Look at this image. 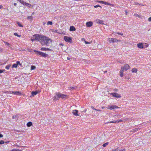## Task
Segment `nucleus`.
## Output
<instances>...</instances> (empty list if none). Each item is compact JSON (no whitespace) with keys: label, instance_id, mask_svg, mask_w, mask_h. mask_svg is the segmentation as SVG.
Instances as JSON below:
<instances>
[{"label":"nucleus","instance_id":"obj_64","mask_svg":"<svg viewBox=\"0 0 151 151\" xmlns=\"http://www.w3.org/2000/svg\"><path fill=\"white\" fill-rule=\"evenodd\" d=\"M106 72H107V71H106L104 72L105 73H106Z\"/></svg>","mask_w":151,"mask_h":151},{"label":"nucleus","instance_id":"obj_57","mask_svg":"<svg viewBox=\"0 0 151 151\" xmlns=\"http://www.w3.org/2000/svg\"><path fill=\"white\" fill-rule=\"evenodd\" d=\"M2 5H0V9L2 7Z\"/></svg>","mask_w":151,"mask_h":151},{"label":"nucleus","instance_id":"obj_38","mask_svg":"<svg viewBox=\"0 0 151 151\" xmlns=\"http://www.w3.org/2000/svg\"><path fill=\"white\" fill-rule=\"evenodd\" d=\"M101 7V8L102 7L101 6H99V5H95V6H94V7L95 8H97V7Z\"/></svg>","mask_w":151,"mask_h":151},{"label":"nucleus","instance_id":"obj_17","mask_svg":"<svg viewBox=\"0 0 151 151\" xmlns=\"http://www.w3.org/2000/svg\"><path fill=\"white\" fill-rule=\"evenodd\" d=\"M76 30L75 28L73 26H71L70 27V30L71 31H75Z\"/></svg>","mask_w":151,"mask_h":151},{"label":"nucleus","instance_id":"obj_12","mask_svg":"<svg viewBox=\"0 0 151 151\" xmlns=\"http://www.w3.org/2000/svg\"><path fill=\"white\" fill-rule=\"evenodd\" d=\"M86 25L88 27H91L93 25V23L91 22H87L86 23Z\"/></svg>","mask_w":151,"mask_h":151},{"label":"nucleus","instance_id":"obj_19","mask_svg":"<svg viewBox=\"0 0 151 151\" xmlns=\"http://www.w3.org/2000/svg\"><path fill=\"white\" fill-rule=\"evenodd\" d=\"M140 129V128H139V127L138 128H135V129H132L131 132H132L133 133H134L137 131H138L139 129Z\"/></svg>","mask_w":151,"mask_h":151},{"label":"nucleus","instance_id":"obj_22","mask_svg":"<svg viewBox=\"0 0 151 151\" xmlns=\"http://www.w3.org/2000/svg\"><path fill=\"white\" fill-rule=\"evenodd\" d=\"M132 72L134 73H136L137 71V70L136 68H133L132 70Z\"/></svg>","mask_w":151,"mask_h":151},{"label":"nucleus","instance_id":"obj_55","mask_svg":"<svg viewBox=\"0 0 151 151\" xmlns=\"http://www.w3.org/2000/svg\"><path fill=\"white\" fill-rule=\"evenodd\" d=\"M59 45H62V46H63V44H62V43L60 44Z\"/></svg>","mask_w":151,"mask_h":151},{"label":"nucleus","instance_id":"obj_56","mask_svg":"<svg viewBox=\"0 0 151 151\" xmlns=\"http://www.w3.org/2000/svg\"><path fill=\"white\" fill-rule=\"evenodd\" d=\"M67 59L68 60H70V58L69 57H67Z\"/></svg>","mask_w":151,"mask_h":151},{"label":"nucleus","instance_id":"obj_44","mask_svg":"<svg viewBox=\"0 0 151 151\" xmlns=\"http://www.w3.org/2000/svg\"><path fill=\"white\" fill-rule=\"evenodd\" d=\"M118 62L121 63H123V61L122 60H121L118 61Z\"/></svg>","mask_w":151,"mask_h":151},{"label":"nucleus","instance_id":"obj_45","mask_svg":"<svg viewBox=\"0 0 151 151\" xmlns=\"http://www.w3.org/2000/svg\"><path fill=\"white\" fill-rule=\"evenodd\" d=\"M18 116V115H17L15 116H12V118L13 119H14L15 118V116Z\"/></svg>","mask_w":151,"mask_h":151},{"label":"nucleus","instance_id":"obj_4","mask_svg":"<svg viewBox=\"0 0 151 151\" xmlns=\"http://www.w3.org/2000/svg\"><path fill=\"white\" fill-rule=\"evenodd\" d=\"M45 40V41L42 42V45H45L47 46H48L52 42L51 40L49 38L46 37Z\"/></svg>","mask_w":151,"mask_h":151},{"label":"nucleus","instance_id":"obj_1","mask_svg":"<svg viewBox=\"0 0 151 151\" xmlns=\"http://www.w3.org/2000/svg\"><path fill=\"white\" fill-rule=\"evenodd\" d=\"M46 37L43 35L37 34L33 35L31 39V40L32 42L34 41H39L42 44V42L45 41V40Z\"/></svg>","mask_w":151,"mask_h":151},{"label":"nucleus","instance_id":"obj_62","mask_svg":"<svg viewBox=\"0 0 151 151\" xmlns=\"http://www.w3.org/2000/svg\"><path fill=\"white\" fill-rule=\"evenodd\" d=\"M111 151H115V150H114V149L112 150Z\"/></svg>","mask_w":151,"mask_h":151},{"label":"nucleus","instance_id":"obj_21","mask_svg":"<svg viewBox=\"0 0 151 151\" xmlns=\"http://www.w3.org/2000/svg\"><path fill=\"white\" fill-rule=\"evenodd\" d=\"M123 71L124 70L121 69V70L120 71V76L121 77H122L123 76Z\"/></svg>","mask_w":151,"mask_h":151},{"label":"nucleus","instance_id":"obj_49","mask_svg":"<svg viewBox=\"0 0 151 151\" xmlns=\"http://www.w3.org/2000/svg\"><path fill=\"white\" fill-rule=\"evenodd\" d=\"M122 120H121V119L120 120H119V121H118V120H117V122H118H118H122Z\"/></svg>","mask_w":151,"mask_h":151},{"label":"nucleus","instance_id":"obj_48","mask_svg":"<svg viewBox=\"0 0 151 151\" xmlns=\"http://www.w3.org/2000/svg\"><path fill=\"white\" fill-rule=\"evenodd\" d=\"M27 6H28L29 7H30L32 6V5L30 4H29V5H27Z\"/></svg>","mask_w":151,"mask_h":151},{"label":"nucleus","instance_id":"obj_18","mask_svg":"<svg viewBox=\"0 0 151 151\" xmlns=\"http://www.w3.org/2000/svg\"><path fill=\"white\" fill-rule=\"evenodd\" d=\"M12 93L17 95H19L21 94L19 91H13Z\"/></svg>","mask_w":151,"mask_h":151},{"label":"nucleus","instance_id":"obj_54","mask_svg":"<svg viewBox=\"0 0 151 151\" xmlns=\"http://www.w3.org/2000/svg\"><path fill=\"white\" fill-rule=\"evenodd\" d=\"M14 6H15L17 5V3H14Z\"/></svg>","mask_w":151,"mask_h":151},{"label":"nucleus","instance_id":"obj_31","mask_svg":"<svg viewBox=\"0 0 151 151\" xmlns=\"http://www.w3.org/2000/svg\"><path fill=\"white\" fill-rule=\"evenodd\" d=\"M27 19H33V17L32 16H28L27 17Z\"/></svg>","mask_w":151,"mask_h":151},{"label":"nucleus","instance_id":"obj_63","mask_svg":"<svg viewBox=\"0 0 151 151\" xmlns=\"http://www.w3.org/2000/svg\"><path fill=\"white\" fill-rule=\"evenodd\" d=\"M146 45H147V44H146ZM148 46V45H146V47H147Z\"/></svg>","mask_w":151,"mask_h":151},{"label":"nucleus","instance_id":"obj_46","mask_svg":"<svg viewBox=\"0 0 151 151\" xmlns=\"http://www.w3.org/2000/svg\"><path fill=\"white\" fill-rule=\"evenodd\" d=\"M148 21L149 22H151V17L148 18Z\"/></svg>","mask_w":151,"mask_h":151},{"label":"nucleus","instance_id":"obj_50","mask_svg":"<svg viewBox=\"0 0 151 151\" xmlns=\"http://www.w3.org/2000/svg\"><path fill=\"white\" fill-rule=\"evenodd\" d=\"M119 151H125V149H123V150H119Z\"/></svg>","mask_w":151,"mask_h":151},{"label":"nucleus","instance_id":"obj_13","mask_svg":"<svg viewBox=\"0 0 151 151\" xmlns=\"http://www.w3.org/2000/svg\"><path fill=\"white\" fill-rule=\"evenodd\" d=\"M19 1L20 3L24 5H25V6H27V5H29V4L28 3H27L23 1L22 0H17Z\"/></svg>","mask_w":151,"mask_h":151},{"label":"nucleus","instance_id":"obj_6","mask_svg":"<svg viewBox=\"0 0 151 151\" xmlns=\"http://www.w3.org/2000/svg\"><path fill=\"white\" fill-rule=\"evenodd\" d=\"M108 41L110 42H118V40L116 38H109L108 39Z\"/></svg>","mask_w":151,"mask_h":151},{"label":"nucleus","instance_id":"obj_9","mask_svg":"<svg viewBox=\"0 0 151 151\" xmlns=\"http://www.w3.org/2000/svg\"><path fill=\"white\" fill-rule=\"evenodd\" d=\"M40 92V91H32L31 93L32 95L30 96V97L34 96L37 94L39 93Z\"/></svg>","mask_w":151,"mask_h":151},{"label":"nucleus","instance_id":"obj_2","mask_svg":"<svg viewBox=\"0 0 151 151\" xmlns=\"http://www.w3.org/2000/svg\"><path fill=\"white\" fill-rule=\"evenodd\" d=\"M55 96L53 97V101H55L58 100L60 98L62 99L66 98L67 97V96L62 93L60 92H56L55 93Z\"/></svg>","mask_w":151,"mask_h":151},{"label":"nucleus","instance_id":"obj_32","mask_svg":"<svg viewBox=\"0 0 151 151\" xmlns=\"http://www.w3.org/2000/svg\"><path fill=\"white\" fill-rule=\"evenodd\" d=\"M16 64L17 65V66H18V65H22L20 63V62L19 61H17L16 62Z\"/></svg>","mask_w":151,"mask_h":151},{"label":"nucleus","instance_id":"obj_26","mask_svg":"<svg viewBox=\"0 0 151 151\" xmlns=\"http://www.w3.org/2000/svg\"><path fill=\"white\" fill-rule=\"evenodd\" d=\"M11 65H9L6 66L5 67L6 69L7 70H9V69Z\"/></svg>","mask_w":151,"mask_h":151},{"label":"nucleus","instance_id":"obj_10","mask_svg":"<svg viewBox=\"0 0 151 151\" xmlns=\"http://www.w3.org/2000/svg\"><path fill=\"white\" fill-rule=\"evenodd\" d=\"M109 109L111 110L115 108H119L118 106L112 105L110 106H108Z\"/></svg>","mask_w":151,"mask_h":151},{"label":"nucleus","instance_id":"obj_33","mask_svg":"<svg viewBox=\"0 0 151 151\" xmlns=\"http://www.w3.org/2000/svg\"><path fill=\"white\" fill-rule=\"evenodd\" d=\"M114 33L115 34H118V35H123L122 33H120V32H114Z\"/></svg>","mask_w":151,"mask_h":151},{"label":"nucleus","instance_id":"obj_61","mask_svg":"<svg viewBox=\"0 0 151 151\" xmlns=\"http://www.w3.org/2000/svg\"><path fill=\"white\" fill-rule=\"evenodd\" d=\"M9 142V141H7V142H6V143H8Z\"/></svg>","mask_w":151,"mask_h":151},{"label":"nucleus","instance_id":"obj_16","mask_svg":"<svg viewBox=\"0 0 151 151\" xmlns=\"http://www.w3.org/2000/svg\"><path fill=\"white\" fill-rule=\"evenodd\" d=\"M41 50H42L46 51H50L51 50L50 49L46 47H42L41 49Z\"/></svg>","mask_w":151,"mask_h":151},{"label":"nucleus","instance_id":"obj_43","mask_svg":"<svg viewBox=\"0 0 151 151\" xmlns=\"http://www.w3.org/2000/svg\"><path fill=\"white\" fill-rule=\"evenodd\" d=\"M5 43L7 45L9 46L10 45V44L8 42H6Z\"/></svg>","mask_w":151,"mask_h":151},{"label":"nucleus","instance_id":"obj_7","mask_svg":"<svg viewBox=\"0 0 151 151\" xmlns=\"http://www.w3.org/2000/svg\"><path fill=\"white\" fill-rule=\"evenodd\" d=\"M111 95L113 96L116 97L117 98H121V96L120 94H118L116 93H111Z\"/></svg>","mask_w":151,"mask_h":151},{"label":"nucleus","instance_id":"obj_24","mask_svg":"<svg viewBox=\"0 0 151 151\" xmlns=\"http://www.w3.org/2000/svg\"><path fill=\"white\" fill-rule=\"evenodd\" d=\"M17 67V66L16 63H15V64H14L12 65V68H16Z\"/></svg>","mask_w":151,"mask_h":151},{"label":"nucleus","instance_id":"obj_8","mask_svg":"<svg viewBox=\"0 0 151 151\" xmlns=\"http://www.w3.org/2000/svg\"><path fill=\"white\" fill-rule=\"evenodd\" d=\"M129 68V66L128 64L124 65L123 67H121V69L123 70H127Z\"/></svg>","mask_w":151,"mask_h":151},{"label":"nucleus","instance_id":"obj_39","mask_svg":"<svg viewBox=\"0 0 151 151\" xmlns=\"http://www.w3.org/2000/svg\"><path fill=\"white\" fill-rule=\"evenodd\" d=\"M14 35L15 36H17V37H20V36H21V35L19 36V35L17 33H14Z\"/></svg>","mask_w":151,"mask_h":151},{"label":"nucleus","instance_id":"obj_20","mask_svg":"<svg viewBox=\"0 0 151 151\" xmlns=\"http://www.w3.org/2000/svg\"><path fill=\"white\" fill-rule=\"evenodd\" d=\"M32 122H29L28 123H27V125L28 127H29L31 126L32 125Z\"/></svg>","mask_w":151,"mask_h":151},{"label":"nucleus","instance_id":"obj_15","mask_svg":"<svg viewBox=\"0 0 151 151\" xmlns=\"http://www.w3.org/2000/svg\"><path fill=\"white\" fill-rule=\"evenodd\" d=\"M96 21L97 23H99L101 24H103V21L99 19H97L96 20Z\"/></svg>","mask_w":151,"mask_h":151},{"label":"nucleus","instance_id":"obj_36","mask_svg":"<svg viewBox=\"0 0 151 151\" xmlns=\"http://www.w3.org/2000/svg\"><path fill=\"white\" fill-rule=\"evenodd\" d=\"M4 142L3 140H1L0 141V144H4Z\"/></svg>","mask_w":151,"mask_h":151},{"label":"nucleus","instance_id":"obj_3","mask_svg":"<svg viewBox=\"0 0 151 151\" xmlns=\"http://www.w3.org/2000/svg\"><path fill=\"white\" fill-rule=\"evenodd\" d=\"M34 52L37 55H40L44 58H46L48 56V54L42 52L37 51L36 50H34Z\"/></svg>","mask_w":151,"mask_h":151},{"label":"nucleus","instance_id":"obj_58","mask_svg":"<svg viewBox=\"0 0 151 151\" xmlns=\"http://www.w3.org/2000/svg\"><path fill=\"white\" fill-rule=\"evenodd\" d=\"M111 5H112V4H110V3H109V4H108V5L111 6Z\"/></svg>","mask_w":151,"mask_h":151},{"label":"nucleus","instance_id":"obj_59","mask_svg":"<svg viewBox=\"0 0 151 151\" xmlns=\"http://www.w3.org/2000/svg\"><path fill=\"white\" fill-rule=\"evenodd\" d=\"M18 116H15V119H18Z\"/></svg>","mask_w":151,"mask_h":151},{"label":"nucleus","instance_id":"obj_14","mask_svg":"<svg viewBox=\"0 0 151 151\" xmlns=\"http://www.w3.org/2000/svg\"><path fill=\"white\" fill-rule=\"evenodd\" d=\"M78 110H73L72 113L74 115L77 116L78 115Z\"/></svg>","mask_w":151,"mask_h":151},{"label":"nucleus","instance_id":"obj_28","mask_svg":"<svg viewBox=\"0 0 151 151\" xmlns=\"http://www.w3.org/2000/svg\"><path fill=\"white\" fill-rule=\"evenodd\" d=\"M36 67L34 65H32L31 66V70H33L35 69L36 68Z\"/></svg>","mask_w":151,"mask_h":151},{"label":"nucleus","instance_id":"obj_34","mask_svg":"<svg viewBox=\"0 0 151 151\" xmlns=\"http://www.w3.org/2000/svg\"><path fill=\"white\" fill-rule=\"evenodd\" d=\"M83 39L84 40L86 44H90L91 43L90 42L86 41L85 39L84 38H83Z\"/></svg>","mask_w":151,"mask_h":151},{"label":"nucleus","instance_id":"obj_23","mask_svg":"<svg viewBox=\"0 0 151 151\" xmlns=\"http://www.w3.org/2000/svg\"><path fill=\"white\" fill-rule=\"evenodd\" d=\"M16 23L17 24L18 26L20 27H23V25L21 24L20 22H17Z\"/></svg>","mask_w":151,"mask_h":151},{"label":"nucleus","instance_id":"obj_11","mask_svg":"<svg viewBox=\"0 0 151 151\" xmlns=\"http://www.w3.org/2000/svg\"><path fill=\"white\" fill-rule=\"evenodd\" d=\"M137 46L138 48L140 49H142L144 48L143 44L142 43H140L137 44Z\"/></svg>","mask_w":151,"mask_h":151},{"label":"nucleus","instance_id":"obj_51","mask_svg":"<svg viewBox=\"0 0 151 151\" xmlns=\"http://www.w3.org/2000/svg\"><path fill=\"white\" fill-rule=\"evenodd\" d=\"M114 90L115 91H118V90L117 89H114Z\"/></svg>","mask_w":151,"mask_h":151},{"label":"nucleus","instance_id":"obj_42","mask_svg":"<svg viewBox=\"0 0 151 151\" xmlns=\"http://www.w3.org/2000/svg\"><path fill=\"white\" fill-rule=\"evenodd\" d=\"M5 71V70H0V73H2L4 71Z\"/></svg>","mask_w":151,"mask_h":151},{"label":"nucleus","instance_id":"obj_40","mask_svg":"<svg viewBox=\"0 0 151 151\" xmlns=\"http://www.w3.org/2000/svg\"><path fill=\"white\" fill-rule=\"evenodd\" d=\"M103 4H104L105 5H108V4H109V3L107 2L104 1V2L103 3Z\"/></svg>","mask_w":151,"mask_h":151},{"label":"nucleus","instance_id":"obj_37","mask_svg":"<svg viewBox=\"0 0 151 151\" xmlns=\"http://www.w3.org/2000/svg\"><path fill=\"white\" fill-rule=\"evenodd\" d=\"M69 89L70 90H73L75 89V87H69Z\"/></svg>","mask_w":151,"mask_h":151},{"label":"nucleus","instance_id":"obj_60","mask_svg":"<svg viewBox=\"0 0 151 151\" xmlns=\"http://www.w3.org/2000/svg\"><path fill=\"white\" fill-rule=\"evenodd\" d=\"M125 13H126V15H127V11H125Z\"/></svg>","mask_w":151,"mask_h":151},{"label":"nucleus","instance_id":"obj_41","mask_svg":"<svg viewBox=\"0 0 151 151\" xmlns=\"http://www.w3.org/2000/svg\"><path fill=\"white\" fill-rule=\"evenodd\" d=\"M114 150L115 151H119V148H116L114 149Z\"/></svg>","mask_w":151,"mask_h":151},{"label":"nucleus","instance_id":"obj_35","mask_svg":"<svg viewBox=\"0 0 151 151\" xmlns=\"http://www.w3.org/2000/svg\"><path fill=\"white\" fill-rule=\"evenodd\" d=\"M11 151H20V150L19 149H14Z\"/></svg>","mask_w":151,"mask_h":151},{"label":"nucleus","instance_id":"obj_5","mask_svg":"<svg viewBox=\"0 0 151 151\" xmlns=\"http://www.w3.org/2000/svg\"><path fill=\"white\" fill-rule=\"evenodd\" d=\"M64 40L66 42L70 43H71L72 42V38L70 37L65 36L64 37Z\"/></svg>","mask_w":151,"mask_h":151},{"label":"nucleus","instance_id":"obj_53","mask_svg":"<svg viewBox=\"0 0 151 151\" xmlns=\"http://www.w3.org/2000/svg\"><path fill=\"white\" fill-rule=\"evenodd\" d=\"M94 110L97 111H101V110L99 109H94Z\"/></svg>","mask_w":151,"mask_h":151},{"label":"nucleus","instance_id":"obj_52","mask_svg":"<svg viewBox=\"0 0 151 151\" xmlns=\"http://www.w3.org/2000/svg\"><path fill=\"white\" fill-rule=\"evenodd\" d=\"M3 50L2 48H0V52H1Z\"/></svg>","mask_w":151,"mask_h":151},{"label":"nucleus","instance_id":"obj_27","mask_svg":"<svg viewBox=\"0 0 151 151\" xmlns=\"http://www.w3.org/2000/svg\"><path fill=\"white\" fill-rule=\"evenodd\" d=\"M47 25H52V21H49L47 22Z\"/></svg>","mask_w":151,"mask_h":151},{"label":"nucleus","instance_id":"obj_29","mask_svg":"<svg viewBox=\"0 0 151 151\" xmlns=\"http://www.w3.org/2000/svg\"><path fill=\"white\" fill-rule=\"evenodd\" d=\"M96 2L103 4L104 1H101L97 0L96 1Z\"/></svg>","mask_w":151,"mask_h":151},{"label":"nucleus","instance_id":"obj_30","mask_svg":"<svg viewBox=\"0 0 151 151\" xmlns=\"http://www.w3.org/2000/svg\"><path fill=\"white\" fill-rule=\"evenodd\" d=\"M109 144V143L108 142H106L104 144H103L102 145L103 147H106L107 145Z\"/></svg>","mask_w":151,"mask_h":151},{"label":"nucleus","instance_id":"obj_47","mask_svg":"<svg viewBox=\"0 0 151 151\" xmlns=\"http://www.w3.org/2000/svg\"><path fill=\"white\" fill-rule=\"evenodd\" d=\"M3 137V135L2 134L0 133V138L2 137Z\"/></svg>","mask_w":151,"mask_h":151},{"label":"nucleus","instance_id":"obj_25","mask_svg":"<svg viewBox=\"0 0 151 151\" xmlns=\"http://www.w3.org/2000/svg\"><path fill=\"white\" fill-rule=\"evenodd\" d=\"M118 123V122H117V120L115 121H111L110 122H108V123Z\"/></svg>","mask_w":151,"mask_h":151}]
</instances>
